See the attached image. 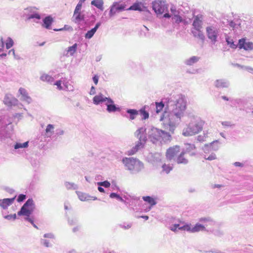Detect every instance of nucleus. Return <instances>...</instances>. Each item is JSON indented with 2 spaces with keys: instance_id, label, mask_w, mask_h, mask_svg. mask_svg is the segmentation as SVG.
Wrapping results in <instances>:
<instances>
[{
  "instance_id": "45",
  "label": "nucleus",
  "mask_w": 253,
  "mask_h": 253,
  "mask_svg": "<svg viewBox=\"0 0 253 253\" xmlns=\"http://www.w3.org/2000/svg\"><path fill=\"white\" fill-rule=\"evenodd\" d=\"M210 144H211V146L212 150H213L214 151H216L218 150V149L219 148V141L218 140L213 141L212 142L210 143Z\"/></svg>"
},
{
  "instance_id": "31",
  "label": "nucleus",
  "mask_w": 253,
  "mask_h": 253,
  "mask_svg": "<svg viewBox=\"0 0 253 253\" xmlns=\"http://www.w3.org/2000/svg\"><path fill=\"white\" fill-rule=\"evenodd\" d=\"M143 6L141 2H135L129 8L126 9L127 10H138L141 11L143 10L142 7Z\"/></svg>"
},
{
  "instance_id": "30",
  "label": "nucleus",
  "mask_w": 253,
  "mask_h": 253,
  "mask_svg": "<svg viewBox=\"0 0 253 253\" xmlns=\"http://www.w3.org/2000/svg\"><path fill=\"white\" fill-rule=\"evenodd\" d=\"M103 4V0H92L91 2L92 5L95 6L101 11L104 9Z\"/></svg>"
},
{
  "instance_id": "14",
  "label": "nucleus",
  "mask_w": 253,
  "mask_h": 253,
  "mask_svg": "<svg viewBox=\"0 0 253 253\" xmlns=\"http://www.w3.org/2000/svg\"><path fill=\"white\" fill-rule=\"evenodd\" d=\"M199 221L203 223L204 226H205V228H212L213 226H216L217 223L211 217H205L199 218Z\"/></svg>"
},
{
  "instance_id": "36",
  "label": "nucleus",
  "mask_w": 253,
  "mask_h": 253,
  "mask_svg": "<svg viewBox=\"0 0 253 253\" xmlns=\"http://www.w3.org/2000/svg\"><path fill=\"white\" fill-rule=\"evenodd\" d=\"M65 186L68 190H76L78 189V186L74 183L70 182H65L64 183Z\"/></svg>"
},
{
  "instance_id": "33",
  "label": "nucleus",
  "mask_w": 253,
  "mask_h": 253,
  "mask_svg": "<svg viewBox=\"0 0 253 253\" xmlns=\"http://www.w3.org/2000/svg\"><path fill=\"white\" fill-rule=\"evenodd\" d=\"M78 198L82 201H88L90 200V196L84 193H83L80 191H76Z\"/></svg>"
},
{
  "instance_id": "37",
  "label": "nucleus",
  "mask_w": 253,
  "mask_h": 253,
  "mask_svg": "<svg viewBox=\"0 0 253 253\" xmlns=\"http://www.w3.org/2000/svg\"><path fill=\"white\" fill-rule=\"evenodd\" d=\"M40 78L42 81H46L51 84L54 81V78L47 74L42 75Z\"/></svg>"
},
{
  "instance_id": "9",
  "label": "nucleus",
  "mask_w": 253,
  "mask_h": 253,
  "mask_svg": "<svg viewBox=\"0 0 253 253\" xmlns=\"http://www.w3.org/2000/svg\"><path fill=\"white\" fill-rule=\"evenodd\" d=\"M126 5L124 3H120V2H114L110 7L109 16L112 17L116 13L120 12L126 9Z\"/></svg>"
},
{
  "instance_id": "27",
  "label": "nucleus",
  "mask_w": 253,
  "mask_h": 253,
  "mask_svg": "<svg viewBox=\"0 0 253 253\" xmlns=\"http://www.w3.org/2000/svg\"><path fill=\"white\" fill-rule=\"evenodd\" d=\"M144 145L142 144L140 142H137L135 146H134L130 150L128 151L129 155H132L135 154L139 149L143 148Z\"/></svg>"
},
{
  "instance_id": "53",
  "label": "nucleus",
  "mask_w": 253,
  "mask_h": 253,
  "mask_svg": "<svg viewBox=\"0 0 253 253\" xmlns=\"http://www.w3.org/2000/svg\"><path fill=\"white\" fill-rule=\"evenodd\" d=\"M204 158L206 160H208L209 161H212V160L216 159V155L214 153L211 152V154L209 156L205 155Z\"/></svg>"
},
{
  "instance_id": "50",
  "label": "nucleus",
  "mask_w": 253,
  "mask_h": 253,
  "mask_svg": "<svg viewBox=\"0 0 253 253\" xmlns=\"http://www.w3.org/2000/svg\"><path fill=\"white\" fill-rule=\"evenodd\" d=\"M13 44H14V42H13V41L12 40V39L11 38L8 37L7 39L6 43H5L6 48L7 49H9L13 46Z\"/></svg>"
},
{
  "instance_id": "17",
  "label": "nucleus",
  "mask_w": 253,
  "mask_h": 253,
  "mask_svg": "<svg viewBox=\"0 0 253 253\" xmlns=\"http://www.w3.org/2000/svg\"><path fill=\"white\" fill-rule=\"evenodd\" d=\"M196 149V146L193 144L185 143L184 144V147L183 148L182 152L185 154L189 153L190 156H193L196 155L194 152H192L193 150Z\"/></svg>"
},
{
  "instance_id": "64",
  "label": "nucleus",
  "mask_w": 253,
  "mask_h": 253,
  "mask_svg": "<svg viewBox=\"0 0 253 253\" xmlns=\"http://www.w3.org/2000/svg\"><path fill=\"white\" fill-rule=\"evenodd\" d=\"M132 226V224L131 223H128L126 224V225L125 223L123 224H120V226L122 228H124L125 229H128L129 228H130Z\"/></svg>"
},
{
  "instance_id": "11",
  "label": "nucleus",
  "mask_w": 253,
  "mask_h": 253,
  "mask_svg": "<svg viewBox=\"0 0 253 253\" xmlns=\"http://www.w3.org/2000/svg\"><path fill=\"white\" fill-rule=\"evenodd\" d=\"M146 132H147V128L143 127H140L136 130L134 134L138 139L137 142H140L142 144L145 145L148 140Z\"/></svg>"
},
{
  "instance_id": "58",
  "label": "nucleus",
  "mask_w": 253,
  "mask_h": 253,
  "mask_svg": "<svg viewBox=\"0 0 253 253\" xmlns=\"http://www.w3.org/2000/svg\"><path fill=\"white\" fill-rule=\"evenodd\" d=\"M82 7V4L78 3L76 5L75 10L74 11V14L76 15V13H79V12H81V8Z\"/></svg>"
},
{
  "instance_id": "46",
  "label": "nucleus",
  "mask_w": 253,
  "mask_h": 253,
  "mask_svg": "<svg viewBox=\"0 0 253 253\" xmlns=\"http://www.w3.org/2000/svg\"><path fill=\"white\" fill-rule=\"evenodd\" d=\"M200 57L196 56H192L186 61V63H195L199 62Z\"/></svg>"
},
{
  "instance_id": "18",
  "label": "nucleus",
  "mask_w": 253,
  "mask_h": 253,
  "mask_svg": "<svg viewBox=\"0 0 253 253\" xmlns=\"http://www.w3.org/2000/svg\"><path fill=\"white\" fill-rule=\"evenodd\" d=\"M126 113L127 115H126L125 117L129 119L130 120H134L137 115H139V111L134 109H127Z\"/></svg>"
},
{
  "instance_id": "28",
  "label": "nucleus",
  "mask_w": 253,
  "mask_h": 253,
  "mask_svg": "<svg viewBox=\"0 0 253 253\" xmlns=\"http://www.w3.org/2000/svg\"><path fill=\"white\" fill-rule=\"evenodd\" d=\"M148 107V106L145 105L143 107H142L139 110H138V111H139V114H140L142 117V120H146L149 118V114L146 110V109Z\"/></svg>"
},
{
  "instance_id": "12",
  "label": "nucleus",
  "mask_w": 253,
  "mask_h": 253,
  "mask_svg": "<svg viewBox=\"0 0 253 253\" xmlns=\"http://www.w3.org/2000/svg\"><path fill=\"white\" fill-rule=\"evenodd\" d=\"M237 47L246 51L253 50V42L247 41L246 38H242L238 41Z\"/></svg>"
},
{
  "instance_id": "63",
  "label": "nucleus",
  "mask_w": 253,
  "mask_h": 253,
  "mask_svg": "<svg viewBox=\"0 0 253 253\" xmlns=\"http://www.w3.org/2000/svg\"><path fill=\"white\" fill-rule=\"evenodd\" d=\"M54 85H56L57 86V88L59 90H62L63 89L62 86H61V81L58 80L54 84Z\"/></svg>"
},
{
  "instance_id": "23",
  "label": "nucleus",
  "mask_w": 253,
  "mask_h": 253,
  "mask_svg": "<svg viewBox=\"0 0 253 253\" xmlns=\"http://www.w3.org/2000/svg\"><path fill=\"white\" fill-rule=\"evenodd\" d=\"M42 21L43 27L47 29H49L50 28V26L53 22V18L50 16H47L45 17L44 18H43Z\"/></svg>"
},
{
  "instance_id": "32",
  "label": "nucleus",
  "mask_w": 253,
  "mask_h": 253,
  "mask_svg": "<svg viewBox=\"0 0 253 253\" xmlns=\"http://www.w3.org/2000/svg\"><path fill=\"white\" fill-rule=\"evenodd\" d=\"M142 199L146 202L148 203L151 206H154L157 204V202L156 201V199L149 196H143L142 197Z\"/></svg>"
},
{
  "instance_id": "26",
  "label": "nucleus",
  "mask_w": 253,
  "mask_h": 253,
  "mask_svg": "<svg viewBox=\"0 0 253 253\" xmlns=\"http://www.w3.org/2000/svg\"><path fill=\"white\" fill-rule=\"evenodd\" d=\"M73 18H74V21L75 23H79L85 20V15L82 12L73 14Z\"/></svg>"
},
{
  "instance_id": "41",
  "label": "nucleus",
  "mask_w": 253,
  "mask_h": 253,
  "mask_svg": "<svg viewBox=\"0 0 253 253\" xmlns=\"http://www.w3.org/2000/svg\"><path fill=\"white\" fill-rule=\"evenodd\" d=\"M109 197L111 198H112V199H113V198L116 199L118 201H121V202H122L123 203H125V201L122 198V197H121L120 196V195L116 193H114V192L111 193L110 194Z\"/></svg>"
},
{
  "instance_id": "38",
  "label": "nucleus",
  "mask_w": 253,
  "mask_h": 253,
  "mask_svg": "<svg viewBox=\"0 0 253 253\" xmlns=\"http://www.w3.org/2000/svg\"><path fill=\"white\" fill-rule=\"evenodd\" d=\"M28 145H29L28 141L25 142L23 143L17 142L14 145V148L15 149H18L22 148H27L28 147Z\"/></svg>"
},
{
  "instance_id": "21",
  "label": "nucleus",
  "mask_w": 253,
  "mask_h": 253,
  "mask_svg": "<svg viewBox=\"0 0 253 253\" xmlns=\"http://www.w3.org/2000/svg\"><path fill=\"white\" fill-rule=\"evenodd\" d=\"M200 231H207V229L205 228V226H204L203 224H200L199 223H196L193 227L191 226V233H195L198 232Z\"/></svg>"
},
{
  "instance_id": "49",
  "label": "nucleus",
  "mask_w": 253,
  "mask_h": 253,
  "mask_svg": "<svg viewBox=\"0 0 253 253\" xmlns=\"http://www.w3.org/2000/svg\"><path fill=\"white\" fill-rule=\"evenodd\" d=\"M179 230L181 231H186L191 232V224H185L182 226H179Z\"/></svg>"
},
{
  "instance_id": "40",
  "label": "nucleus",
  "mask_w": 253,
  "mask_h": 253,
  "mask_svg": "<svg viewBox=\"0 0 253 253\" xmlns=\"http://www.w3.org/2000/svg\"><path fill=\"white\" fill-rule=\"evenodd\" d=\"M207 232L213 233L217 236H221L223 235V232L219 230H214L213 228H208Z\"/></svg>"
},
{
  "instance_id": "42",
  "label": "nucleus",
  "mask_w": 253,
  "mask_h": 253,
  "mask_svg": "<svg viewBox=\"0 0 253 253\" xmlns=\"http://www.w3.org/2000/svg\"><path fill=\"white\" fill-rule=\"evenodd\" d=\"M170 11L172 16H176L180 14V11L179 9H177L176 6L172 4L170 7Z\"/></svg>"
},
{
  "instance_id": "59",
  "label": "nucleus",
  "mask_w": 253,
  "mask_h": 253,
  "mask_svg": "<svg viewBox=\"0 0 253 253\" xmlns=\"http://www.w3.org/2000/svg\"><path fill=\"white\" fill-rule=\"evenodd\" d=\"M208 137L207 134L205 133L204 134V135H199L197 136V139L199 142H203L206 141V138Z\"/></svg>"
},
{
  "instance_id": "25",
  "label": "nucleus",
  "mask_w": 253,
  "mask_h": 253,
  "mask_svg": "<svg viewBox=\"0 0 253 253\" xmlns=\"http://www.w3.org/2000/svg\"><path fill=\"white\" fill-rule=\"evenodd\" d=\"M225 39L226 42H227V45L231 48L232 49H236L238 47V43L235 44L233 41V39L230 37L229 36L227 35V34L225 35Z\"/></svg>"
},
{
  "instance_id": "39",
  "label": "nucleus",
  "mask_w": 253,
  "mask_h": 253,
  "mask_svg": "<svg viewBox=\"0 0 253 253\" xmlns=\"http://www.w3.org/2000/svg\"><path fill=\"white\" fill-rule=\"evenodd\" d=\"M189 66V67L187 69V72L191 74H195L201 73L202 70L200 69H194L191 66L193 64H188Z\"/></svg>"
},
{
  "instance_id": "5",
  "label": "nucleus",
  "mask_w": 253,
  "mask_h": 253,
  "mask_svg": "<svg viewBox=\"0 0 253 253\" xmlns=\"http://www.w3.org/2000/svg\"><path fill=\"white\" fill-rule=\"evenodd\" d=\"M126 169L132 174H136L144 169L143 163L136 158H125L122 161Z\"/></svg>"
},
{
  "instance_id": "56",
  "label": "nucleus",
  "mask_w": 253,
  "mask_h": 253,
  "mask_svg": "<svg viewBox=\"0 0 253 253\" xmlns=\"http://www.w3.org/2000/svg\"><path fill=\"white\" fill-rule=\"evenodd\" d=\"M41 243L42 244L46 247H51V246L49 243V240H46V239H42L41 240Z\"/></svg>"
},
{
  "instance_id": "13",
  "label": "nucleus",
  "mask_w": 253,
  "mask_h": 253,
  "mask_svg": "<svg viewBox=\"0 0 253 253\" xmlns=\"http://www.w3.org/2000/svg\"><path fill=\"white\" fill-rule=\"evenodd\" d=\"M4 104L8 107L15 106L18 105V100L11 94H6L3 99Z\"/></svg>"
},
{
  "instance_id": "2",
  "label": "nucleus",
  "mask_w": 253,
  "mask_h": 253,
  "mask_svg": "<svg viewBox=\"0 0 253 253\" xmlns=\"http://www.w3.org/2000/svg\"><path fill=\"white\" fill-rule=\"evenodd\" d=\"M147 128L146 134L148 137V140L153 144H156L159 142L163 141L166 142L171 139V135L169 132L153 126H148Z\"/></svg>"
},
{
  "instance_id": "47",
  "label": "nucleus",
  "mask_w": 253,
  "mask_h": 253,
  "mask_svg": "<svg viewBox=\"0 0 253 253\" xmlns=\"http://www.w3.org/2000/svg\"><path fill=\"white\" fill-rule=\"evenodd\" d=\"M53 30L54 31H63V30H65V31H72L73 30V28L69 26V25H65L63 28H60V29H54Z\"/></svg>"
},
{
  "instance_id": "54",
  "label": "nucleus",
  "mask_w": 253,
  "mask_h": 253,
  "mask_svg": "<svg viewBox=\"0 0 253 253\" xmlns=\"http://www.w3.org/2000/svg\"><path fill=\"white\" fill-rule=\"evenodd\" d=\"M68 222L69 225H74L78 223V220L77 218H69L68 220Z\"/></svg>"
},
{
  "instance_id": "44",
  "label": "nucleus",
  "mask_w": 253,
  "mask_h": 253,
  "mask_svg": "<svg viewBox=\"0 0 253 253\" xmlns=\"http://www.w3.org/2000/svg\"><path fill=\"white\" fill-rule=\"evenodd\" d=\"M77 48V44L75 43L72 46H71L68 47L67 52L70 55H73L74 53L76 52Z\"/></svg>"
},
{
  "instance_id": "3",
  "label": "nucleus",
  "mask_w": 253,
  "mask_h": 253,
  "mask_svg": "<svg viewBox=\"0 0 253 253\" xmlns=\"http://www.w3.org/2000/svg\"><path fill=\"white\" fill-rule=\"evenodd\" d=\"M35 208V205L33 199L29 198L22 206L20 210L18 211L17 214L19 216H25L24 217L25 220L29 222L35 228L38 229V226L34 223L33 219L30 217V215L33 212Z\"/></svg>"
},
{
  "instance_id": "24",
  "label": "nucleus",
  "mask_w": 253,
  "mask_h": 253,
  "mask_svg": "<svg viewBox=\"0 0 253 253\" xmlns=\"http://www.w3.org/2000/svg\"><path fill=\"white\" fill-rule=\"evenodd\" d=\"M192 33L194 37L198 38L201 40L204 41L205 39V37L202 31H201V29H193L192 30Z\"/></svg>"
},
{
  "instance_id": "22",
  "label": "nucleus",
  "mask_w": 253,
  "mask_h": 253,
  "mask_svg": "<svg viewBox=\"0 0 253 253\" xmlns=\"http://www.w3.org/2000/svg\"><path fill=\"white\" fill-rule=\"evenodd\" d=\"M185 154L184 153L181 151L180 154L177 157H176L174 160V162H176L178 164H182L186 165L188 164V160L184 157Z\"/></svg>"
},
{
  "instance_id": "20",
  "label": "nucleus",
  "mask_w": 253,
  "mask_h": 253,
  "mask_svg": "<svg viewBox=\"0 0 253 253\" xmlns=\"http://www.w3.org/2000/svg\"><path fill=\"white\" fill-rule=\"evenodd\" d=\"M167 98H163L160 102H155L156 112L159 113L166 106L167 107V102L165 101Z\"/></svg>"
},
{
  "instance_id": "43",
  "label": "nucleus",
  "mask_w": 253,
  "mask_h": 253,
  "mask_svg": "<svg viewBox=\"0 0 253 253\" xmlns=\"http://www.w3.org/2000/svg\"><path fill=\"white\" fill-rule=\"evenodd\" d=\"M203 150L206 154H209L210 153H211L213 151L212 150L211 146L210 143L205 144L203 148Z\"/></svg>"
},
{
  "instance_id": "8",
  "label": "nucleus",
  "mask_w": 253,
  "mask_h": 253,
  "mask_svg": "<svg viewBox=\"0 0 253 253\" xmlns=\"http://www.w3.org/2000/svg\"><path fill=\"white\" fill-rule=\"evenodd\" d=\"M206 32L208 38L211 40L212 44H214L217 41L219 30L213 26H209L206 28Z\"/></svg>"
},
{
  "instance_id": "19",
  "label": "nucleus",
  "mask_w": 253,
  "mask_h": 253,
  "mask_svg": "<svg viewBox=\"0 0 253 253\" xmlns=\"http://www.w3.org/2000/svg\"><path fill=\"white\" fill-rule=\"evenodd\" d=\"M214 85L217 88L228 87L229 85V82L225 79L216 80L214 82Z\"/></svg>"
},
{
  "instance_id": "55",
  "label": "nucleus",
  "mask_w": 253,
  "mask_h": 253,
  "mask_svg": "<svg viewBox=\"0 0 253 253\" xmlns=\"http://www.w3.org/2000/svg\"><path fill=\"white\" fill-rule=\"evenodd\" d=\"M26 199V195L21 194H19L17 197V201L19 203L23 202Z\"/></svg>"
},
{
  "instance_id": "4",
  "label": "nucleus",
  "mask_w": 253,
  "mask_h": 253,
  "mask_svg": "<svg viewBox=\"0 0 253 253\" xmlns=\"http://www.w3.org/2000/svg\"><path fill=\"white\" fill-rule=\"evenodd\" d=\"M92 101L93 103L96 105L105 102L106 110L110 113L121 111L120 108L114 103L113 99L109 97L105 96L102 93H99L94 96Z\"/></svg>"
},
{
  "instance_id": "48",
  "label": "nucleus",
  "mask_w": 253,
  "mask_h": 253,
  "mask_svg": "<svg viewBox=\"0 0 253 253\" xmlns=\"http://www.w3.org/2000/svg\"><path fill=\"white\" fill-rule=\"evenodd\" d=\"M95 32L96 31L92 28L91 30L88 31L85 34V38L87 39H91L93 36Z\"/></svg>"
},
{
  "instance_id": "51",
  "label": "nucleus",
  "mask_w": 253,
  "mask_h": 253,
  "mask_svg": "<svg viewBox=\"0 0 253 253\" xmlns=\"http://www.w3.org/2000/svg\"><path fill=\"white\" fill-rule=\"evenodd\" d=\"M162 168L164 171L167 173H169L172 169L173 167L169 165L165 164L162 166Z\"/></svg>"
},
{
  "instance_id": "52",
  "label": "nucleus",
  "mask_w": 253,
  "mask_h": 253,
  "mask_svg": "<svg viewBox=\"0 0 253 253\" xmlns=\"http://www.w3.org/2000/svg\"><path fill=\"white\" fill-rule=\"evenodd\" d=\"M98 186H102L105 188H108L110 186V183L108 180H105L102 182L97 183Z\"/></svg>"
},
{
  "instance_id": "60",
  "label": "nucleus",
  "mask_w": 253,
  "mask_h": 253,
  "mask_svg": "<svg viewBox=\"0 0 253 253\" xmlns=\"http://www.w3.org/2000/svg\"><path fill=\"white\" fill-rule=\"evenodd\" d=\"M33 18H36L37 19H40L41 18V16L40 15L38 14V13H34V14H31L29 17H28V19H33Z\"/></svg>"
},
{
  "instance_id": "1",
  "label": "nucleus",
  "mask_w": 253,
  "mask_h": 253,
  "mask_svg": "<svg viewBox=\"0 0 253 253\" xmlns=\"http://www.w3.org/2000/svg\"><path fill=\"white\" fill-rule=\"evenodd\" d=\"M167 107L160 117V121H163V126L172 133L174 132L176 124L180 121L186 109L185 97L182 94H176L167 97Z\"/></svg>"
},
{
  "instance_id": "29",
  "label": "nucleus",
  "mask_w": 253,
  "mask_h": 253,
  "mask_svg": "<svg viewBox=\"0 0 253 253\" xmlns=\"http://www.w3.org/2000/svg\"><path fill=\"white\" fill-rule=\"evenodd\" d=\"M202 21L200 19L198 15L196 16L193 22V29H199L202 28Z\"/></svg>"
},
{
  "instance_id": "61",
  "label": "nucleus",
  "mask_w": 253,
  "mask_h": 253,
  "mask_svg": "<svg viewBox=\"0 0 253 253\" xmlns=\"http://www.w3.org/2000/svg\"><path fill=\"white\" fill-rule=\"evenodd\" d=\"M179 224H174L172 226L169 227L170 230L173 232L177 231V229H179Z\"/></svg>"
},
{
  "instance_id": "57",
  "label": "nucleus",
  "mask_w": 253,
  "mask_h": 253,
  "mask_svg": "<svg viewBox=\"0 0 253 253\" xmlns=\"http://www.w3.org/2000/svg\"><path fill=\"white\" fill-rule=\"evenodd\" d=\"M17 217L16 214L15 213L13 214H9L4 216L5 219L7 220H15Z\"/></svg>"
},
{
  "instance_id": "6",
  "label": "nucleus",
  "mask_w": 253,
  "mask_h": 253,
  "mask_svg": "<svg viewBox=\"0 0 253 253\" xmlns=\"http://www.w3.org/2000/svg\"><path fill=\"white\" fill-rule=\"evenodd\" d=\"M204 122L200 118L196 119L189 123L187 128L183 130L182 134L185 136L195 135L200 132L203 127Z\"/></svg>"
},
{
  "instance_id": "10",
  "label": "nucleus",
  "mask_w": 253,
  "mask_h": 253,
  "mask_svg": "<svg viewBox=\"0 0 253 253\" xmlns=\"http://www.w3.org/2000/svg\"><path fill=\"white\" fill-rule=\"evenodd\" d=\"M180 152V147L178 145H175L167 149L166 152V158L168 160L171 162L174 161L176 158V156L177 154Z\"/></svg>"
},
{
  "instance_id": "34",
  "label": "nucleus",
  "mask_w": 253,
  "mask_h": 253,
  "mask_svg": "<svg viewBox=\"0 0 253 253\" xmlns=\"http://www.w3.org/2000/svg\"><path fill=\"white\" fill-rule=\"evenodd\" d=\"M172 20L173 21V22L177 24H179L181 23H184L185 25L187 24V22L182 18V17L180 16L179 15L172 16Z\"/></svg>"
},
{
  "instance_id": "35",
  "label": "nucleus",
  "mask_w": 253,
  "mask_h": 253,
  "mask_svg": "<svg viewBox=\"0 0 253 253\" xmlns=\"http://www.w3.org/2000/svg\"><path fill=\"white\" fill-rule=\"evenodd\" d=\"M233 65L235 67L238 68L239 69H241L243 70H246L250 73L253 74V68L251 67L245 66V65H241V64H233Z\"/></svg>"
},
{
  "instance_id": "15",
  "label": "nucleus",
  "mask_w": 253,
  "mask_h": 253,
  "mask_svg": "<svg viewBox=\"0 0 253 253\" xmlns=\"http://www.w3.org/2000/svg\"><path fill=\"white\" fill-rule=\"evenodd\" d=\"M18 92L21 95L20 99L21 101H24L28 104L32 102V98L29 95L28 93L25 88L20 87L19 89Z\"/></svg>"
},
{
  "instance_id": "7",
  "label": "nucleus",
  "mask_w": 253,
  "mask_h": 253,
  "mask_svg": "<svg viewBox=\"0 0 253 253\" xmlns=\"http://www.w3.org/2000/svg\"><path fill=\"white\" fill-rule=\"evenodd\" d=\"M152 8L157 15H161L168 11V6L165 1L158 0L152 2Z\"/></svg>"
},
{
  "instance_id": "62",
  "label": "nucleus",
  "mask_w": 253,
  "mask_h": 253,
  "mask_svg": "<svg viewBox=\"0 0 253 253\" xmlns=\"http://www.w3.org/2000/svg\"><path fill=\"white\" fill-rule=\"evenodd\" d=\"M54 128V126L51 124H49L47 126L45 131L46 133L51 132V130Z\"/></svg>"
},
{
  "instance_id": "16",
  "label": "nucleus",
  "mask_w": 253,
  "mask_h": 253,
  "mask_svg": "<svg viewBox=\"0 0 253 253\" xmlns=\"http://www.w3.org/2000/svg\"><path fill=\"white\" fill-rule=\"evenodd\" d=\"M15 198L16 196L12 198H5L2 200L0 199V207L4 210L6 209L8 206L13 204Z\"/></svg>"
}]
</instances>
